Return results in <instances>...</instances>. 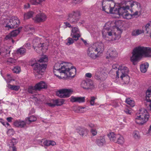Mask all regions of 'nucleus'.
<instances>
[{
    "label": "nucleus",
    "instance_id": "1",
    "mask_svg": "<svg viewBox=\"0 0 151 151\" xmlns=\"http://www.w3.org/2000/svg\"><path fill=\"white\" fill-rule=\"evenodd\" d=\"M70 63L63 65L61 62H58L55 63L54 67L53 72L55 76L58 77H60L59 74L63 73L66 77H74L76 74V70L73 66H69L71 65Z\"/></svg>",
    "mask_w": 151,
    "mask_h": 151
},
{
    "label": "nucleus",
    "instance_id": "2",
    "mask_svg": "<svg viewBox=\"0 0 151 151\" xmlns=\"http://www.w3.org/2000/svg\"><path fill=\"white\" fill-rule=\"evenodd\" d=\"M151 48L139 46L135 48L132 52V55L131 58V61L133 64L140 59L143 56L150 57L151 56Z\"/></svg>",
    "mask_w": 151,
    "mask_h": 151
},
{
    "label": "nucleus",
    "instance_id": "3",
    "mask_svg": "<svg viewBox=\"0 0 151 151\" xmlns=\"http://www.w3.org/2000/svg\"><path fill=\"white\" fill-rule=\"evenodd\" d=\"M104 45L102 42H97L90 45L87 51L88 55L93 59H95L97 55L102 52L104 50Z\"/></svg>",
    "mask_w": 151,
    "mask_h": 151
},
{
    "label": "nucleus",
    "instance_id": "4",
    "mask_svg": "<svg viewBox=\"0 0 151 151\" xmlns=\"http://www.w3.org/2000/svg\"><path fill=\"white\" fill-rule=\"evenodd\" d=\"M125 4V5L122 6L118 7H115L114 9V14H118L120 16H122L123 18L127 19H129L131 18L132 15L129 14L127 11L130 8L129 6L127 5V1H124L122 2Z\"/></svg>",
    "mask_w": 151,
    "mask_h": 151
},
{
    "label": "nucleus",
    "instance_id": "5",
    "mask_svg": "<svg viewBox=\"0 0 151 151\" xmlns=\"http://www.w3.org/2000/svg\"><path fill=\"white\" fill-rule=\"evenodd\" d=\"M149 117V114L147 110L143 108L141 109L136 113L135 121L137 123L142 125L146 123Z\"/></svg>",
    "mask_w": 151,
    "mask_h": 151
},
{
    "label": "nucleus",
    "instance_id": "6",
    "mask_svg": "<svg viewBox=\"0 0 151 151\" xmlns=\"http://www.w3.org/2000/svg\"><path fill=\"white\" fill-rule=\"evenodd\" d=\"M129 70L124 65L120 66L117 71H116V78L119 77L125 83L129 82V77L128 76Z\"/></svg>",
    "mask_w": 151,
    "mask_h": 151
},
{
    "label": "nucleus",
    "instance_id": "7",
    "mask_svg": "<svg viewBox=\"0 0 151 151\" xmlns=\"http://www.w3.org/2000/svg\"><path fill=\"white\" fill-rule=\"evenodd\" d=\"M103 37L108 41L115 40H116V35L115 33L112 32L109 28L105 27L102 31Z\"/></svg>",
    "mask_w": 151,
    "mask_h": 151
},
{
    "label": "nucleus",
    "instance_id": "8",
    "mask_svg": "<svg viewBox=\"0 0 151 151\" xmlns=\"http://www.w3.org/2000/svg\"><path fill=\"white\" fill-rule=\"evenodd\" d=\"M103 10L106 12L114 14L115 8V4L113 1L104 0L102 2Z\"/></svg>",
    "mask_w": 151,
    "mask_h": 151
},
{
    "label": "nucleus",
    "instance_id": "9",
    "mask_svg": "<svg viewBox=\"0 0 151 151\" xmlns=\"http://www.w3.org/2000/svg\"><path fill=\"white\" fill-rule=\"evenodd\" d=\"M33 47L34 49L38 52L40 50H42V51L45 52L47 50L46 44L45 43H41L38 38H36L32 41Z\"/></svg>",
    "mask_w": 151,
    "mask_h": 151
},
{
    "label": "nucleus",
    "instance_id": "10",
    "mask_svg": "<svg viewBox=\"0 0 151 151\" xmlns=\"http://www.w3.org/2000/svg\"><path fill=\"white\" fill-rule=\"evenodd\" d=\"M80 15L79 11H73L69 14L67 20L71 24H75L78 21Z\"/></svg>",
    "mask_w": 151,
    "mask_h": 151
},
{
    "label": "nucleus",
    "instance_id": "11",
    "mask_svg": "<svg viewBox=\"0 0 151 151\" xmlns=\"http://www.w3.org/2000/svg\"><path fill=\"white\" fill-rule=\"evenodd\" d=\"M73 92V90L72 89H62L56 92V95L60 98H68Z\"/></svg>",
    "mask_w": 151,
    "mask_h": 151
},
{
    "label": "nucleus",
    "instance_id": "12",
    "mask_svg": "<svg viewBox=\"0 0 151 151\" xmlns=\"http://www.w3.org/2000/svg\"><path fill=\"white\" fill-rule=\"evenodd\" d=\"M31 66L33 67V70L35 72L42 75L45 71L47 66L46 64H40L38 63L31 64Z\"/></svg>",
    "mask_w": 151,
    "mask_h": 151
},
{
    "label": "nucleus",
    "instance_id": "13",
    "mask_svg": "<svg viewBox=\"0 0 151 151\" xmlns=\"http://www.w3.org/2000/svg\"><path fill=\"white\" fill-rule=\"evenodd\" d=\"M6 23V24L5 26L6 27L13 28L17 27L19 24L20 22L17 17H13L10 19L7 20Z\"/></svg>",
    "mask_w": 151,
    "mask_h": 151
},
{
    "label": "nucleus",
    "instance_id": "14",
    "mask_svg": "<svg viewBox=\"0 0 151 151\" xmlns=\"http://www.w3.org/2000/svg\"><path fill=\"white\" fill-rule=\"evenodd\" d=\"M22 27H21L17 29L13 30L9 34L7 35L5 37L6 40L9 39L12 40L13 43L14 42V41L13 39V38L16 37L19 33L20 30L22 29Z\"/></svg>",
    "mask_w": 151,
    "mask_h": 151
},
{
    "label": "nucleus",
    "instance_id": "15",
    "mask_svg": "<svg viewBox=\"0 0 151 151\" xmlns=\"http://www.w3.org/2000/svg\"><path fill=\"white\" fill-rule=\"evenodd\" d=\"M107 55L106 57L107 59H113L117 57L118 53L114 48H111L108 50Z\"/></svg>",
    "mask_w": 151,
    "mask_h": 151
},
{
    "label": "nucleus",
    "instance_id": "16",
    "mask_svg": "<svg viewBox=\"0 0 151 151\" xmlns=\"http://www.w3.org/2000/svg\"><path fill=\"white\" fill-rule=\"evenodd\" d=\"M128 3L127 5L129 6V7H132L134 6L133 9L135 10L141 11L142 8L140 4L136 1H127Z\"/></svg>",
    "mask_w": 151,
    "mask_h": 151
},
{
    "label": "nucleus",
    "instance_id": "17",
    "mask_svg": "<svg viewBox=\"0 0 151 151\" xmlns=\"http://www.w3.org/2000/svg\"><path fill=\"white\" fill-rule=\"evenodd\" d=\"M47 18V16L45 14L40 13L37 14L33 19L36 22H40L45 21Z\"/></svg>",
    "mask_w": 151,
    "mask_h": 151
},
{
    "label": "nucleus",
    "instance_id": "18",
    "mask_svg": "<svg viewBox=\"0 0 151 151\" xmlns=\"http://www.w3.org/2000/svg\"><path fill=\"white\" fill-rule=\"evenodd\" d=\"M71 37L74 38V40L76 41L80 37V31L78 27H75L73 28L71 30Z\"/></svg>",
    "mask_w": 151,
    "mask_h": 151
},
{
    "label": "nucleus",
    "instance_id": "19",
    "mask_svg": "<svg viewBox=\"0 0 151 151\" xmlns=\"http://www.w3.org/2000/svg\"><path fill=\"white\" fill-rule=\"evenodd\" d=\"M81 86L85 89H93L94 88V85L91 81H86L83 80L81 84Z\"/></svg>",
    "mask_w": 151,
    "mask_h": 151
},
{
    "label": "nucleus",
    "instance_id": "20",
    "mask_svg": "<svg viewBox=\"0 0 151 151\" xmlns=\"http://www.w3.org/2000/svg\"><path fill=\"white\" fill-rule=\"evenodd\" d=\"M39 142L40 145L42 146L44 145L48 146L50 145L54 146L56 144V142L50 140H39Z\"/></svg>",
    "mask_w": 151,
    "mask_h": 151
},
{
    "label": "nucleus",
    "instance_id": "21",
    "mask_svg": "<svg viewBox=\"0 0 151 151\" xmlns=\"http://www.w3.org/2000/svg\"><path fill=\"white\" fill-rule=\"evenodd\" d=\"M70 101L72 102L82 103L85 101V97H75L71 96L70 98Z\"/></svg>",
    "mask_w": 151,
    "mask_h": 151
},
{
    "label": "nucleus",
    "instance_id": "22",
    "mask_svg": "<svg viewBox=\"0 0 151 151\" xmlns=\"http://www.w3.org/2000/svg\"><path fill=\"white\" fill-rule=\"evenodd\" d=\"M145 99L147 102L151 103V88H148L146 91ZM148 108L151 110V104L149 105Z\"/></svg>",
    "mask_w": 151,
    "mask_h": 151
},
{
    "label": "nucleus",
    "instance_id": "23",
    "mask_svg": "<svg viewBox=\"0 0 151 151\" xmlns=\"http://www.w3.org/2000/svg\"><path fill=\"white\" fill-rule=\"evenodd\" d=\"M26 122L24 121L21 120H17L14 123L15 126L20 128H23L26 125Z\"/></svg>",
    "mask_w": 151,
    "mask_h": 151
},
{
    "label": "nucleus",
    "instance_id": "24",
    "mask_svg": "<svg viewBox=\"0 0 151 151\" xmlns=\"http://www.w3.org/2000/svg\"><path fill=\"white\" fill-rule=\"evenodd\" d=\"M96 144L99 146H102L104 145L106 143L104 138L103 137H101L96 139Z\"/></svg>",
    "mask_w": 151,
    "mask_h": 151
},
{
    "label": "nucleus",
    "instance_id": "25",
    "mask_svg": "<svg viewBox=\"0 0 151 151\" xmlns=\"http://www.w3.org/2000/svg\"><path fill=\"white\" fill-rule=\"evenodd\" d=\"M77 132L82 136L86 135L87 134L88 130L83 127H78L77 129Z\"/></svg>",
    "mask_w": 151,
    "mask_h": 151
},
{
    "label": "nucleus",
    "instance_id": "26",
    "mask_svg": "<svg viewBox=\"0 0 151 151\" xmlns=\"http://www.w3.org/2000/svg\"><path fill=\"white\" fill-rule=\"evenodd\" d=\"M117 134H116L113 132H110L108 134V136L111 141L115 142L116 141Z\"/></svg>",
    "mask_w": 151,
    "mask_h": 151
},
{
    "label": "nucleus",
    "instance_id": "27",
    "mask_svg": "<svg viewBox=\"0 0 151 151\" xmlns=\"http://www.w3.org/2000/svg\"><path fill=\"white\" fill-rule=\"evenodd\" d=\"M35 85L38 90H40L41 89L45 88L47 87V85L45 82L42 81L37 83Z\"/></svg>",
    "mask_w": 151,
    "mask_h": 151
},
{
    "label": "nucleus",
    "instance_id": "28",
    "mask_svg": "<svg viewBox=\"0 0 151 151\" xmlns=\"http://www.w3.org/2000/svg\"><path fill=\"white\" fill-rule=\"evenodd\" d=\"M26 52V50L23 47L18 49L16 51L17 54L21 56L24 55Z\"/></svg>",
    "mask_w": 151,
    "mask_h": 151
},
{
    "label": "nucleus",
    "instance_id": "29",
    "mask_svg": "<svg viewBox=\"0 0 151 151\" xmlns=\"http://www.w3.org/2000/svg\"><path fill=\"white\" fill-rule=\"evenodd\" d=\"M144 32L143 29H137L133 30L131 35L133 36H137Z\"/></svg>",
    "mask_w": 151,
    "mask_h": 151
},
{
    "label": "nucleus",
    "instance_id": "30",
    "mask_svg": "<svg viewBox=\"0 0 151 151\" xmlns=\"http://www.w3.org/2000/svg\"><path fill=\"white\" fill-rule=\"evenodd\" d=\"M148 66L149 64L147 63H145L141 64L140 68L141 71L142 73H145L147 71Z\"/></svg>",
    "mask_w": 151,
    "mask_h": 151
},
{
    "label": "nucleus",
    "instance_id": "31",
    "mask_svg": "<svg viewBox=\"0 0 151 151\" xmlns=\"http://www.w3.org/2000/svg\"><path fill=\"white\" fill-rule=\"evenodd\" d=\"M101 68H99L96 70L95 76V78L97 80H101L102 75V70Z\"/></svg>",
    "mask_w": 151,
    "mask_h": 151
},
{
    "label": "nucleus",
    "instance_id": "32",
    "mask_svg": "<svg viewBox=\"0 0 151 151\" xmlns=\"http://www.w3.org/2000/svg\"><path fill=\"white\" fill-rule=\"evenodd\" d=\"M36 120L37 118L36 117L32 116L26 118L25 119V121L27 124H29L31 123L36 121Z\"/></svg>",
    "mask_w": 151,
    "mask_h": 151
},
{
    "label": "nucleus",
    "instance_id": "33",
    "mask_svg": "<svg viewBox=\"0 0 151 151\" xmlns=\"http://www.w3.org/2000/svg\"><path fill=\"white\" fill-rule=\"evenodd\" d=\"M124 142V139L123 137L119 134H117L116 141L115 142L119 144H122Z\"/></svg>",
    "mask_w": 151,
    "mask_h": 151
},
{
    "label": "nucleus",
    "instance_id": "34",
    "mask_svg": "<svg viewBox=\"0 0 151 151\" xmlns=\"http://www.w3.org/2000/svg\"><path fill=\"white\" fill-rule=\"evenodd\" d=\"M53 103H55V106H60L63 105L65 101L63 99H56L55 100H53Z\"/></svg>",
    "mask_w": 151,
    "mask_h": 151
},
{
    "label": "nucleus",
    "instance_id": "35",
    "mask_svg": "<svg viewBox=\"0 0 151 151\" xmlns=\"http://www.w3.org/2000/svg\"><path fill=\"white\" fill-rule=\"evenodd\" d=\"M36 87L35 85L34 86H29L28 88V92L29 93L34 94L36 91L38 90Z\"/></svg>",
    "mask_w": 151,
    "mask_h": 151
},
{
    "label": "nucleus",
    "instance_id": "36",
    "mask_svg": "<svg viewBox=\"0 0 151 151\" xmlns=\"http://www.w3.org/2000/svg\"><path fill=\"white\" fill-rule=\"evenodd\" d=\"M24 30L26 31H31L32 32H34L35 29L33 26L30 24H27L24 27Z\"/></svg>",
    "mask_w": 151,
    "mask_h": 151
},
{
    "label": "nucleus",
    "instance_id": "37",
    "mask_svg": "<svg viewBox=\"0 0 151 151\" xmlns=\"http://www.w3.org/2000/svg\"><path fill=\"white\" fill-rule=\"evenodd\" d=\"M34 12L32 11H30L27 13H25L24 14V19H29L33 16Z\"/></svg>",
    "mask_w": 151,
    "mask_h": 151
},
{
    "label": "nucleus",
    "instance_id": "38",
    "mask_svg": "<svg viewBox=\"0 0 151 151\" xmlns=\"http://www.w3.org/2000/svg\"><path fill=\"white\" fill-rule=\"evenodd\" d=\"M126 102L130 105L131 107H133L134 106L135 103L134 101L131 100L130 98H127L125 100Z\"/></svg>",
    "mask_w": 151,
    "mask_h": 151
},
{
    "label": "nucleus",
    "instance_id": "39",
    "mask_svg": "<svg viewBox=\"0 0 151 151\" xmlns=\"http://www.w3.org/2000/svg\"><path fill=\"white\" fill-rule=\"evenodd\" d=\"M8 87L12 90L17 91L19 88V86H17L12 85L9 84L8 85Z\"/></svg>",
    "mask_w": 151,
    "mask_h": 151
},
{
    "label": "nucleus",
    "instance_id": "40",
    "mask_svg": "<svg viewBox=\"0 0 151 151\" xmlns=\"http://www.w3.org/2000/svg\"><path fill=\"white\" fill-rule=\"evenodd\" d=\"M45 0H30V2L33 5H37L40 4Z\"/></svg>",
    "mask_w": 151,
    "mask_h": 151
},
{
    "label": "nucleus",
    "instance_id": "41",
    "mask_svg": "<svg viewBox=\"0 0 151 151\" xmlns=\"http://www.w3.org/2000/svg\"><path fill=\"white\" fill-rule=\"evenodd\" d=\"M66 44L67 45H70L73 44L74 42V41H75L74 40V39H73L72 38L70 37H69L66 40Z\"/></svg>",
    "mask_w": 151,
    "mask_h": 151
},
{
    "label": "nucleus",
    "instance_id": "42",
    "mask_svg": "<svg viewBox=\"0 0 151 151\" xmlns=\"http://www.w3.org/2000/svg\"><path fill=\"white\" fill-rule=\"evenodd\" d=\"M133 137L135 139H139L140 137V135L139 132L137 131H134L132 134Z\"/></svg>",
    "mask_w": 151,
    "mask_h": 151
},
{
    "label": "nucleus",
    "instance_id": "43",
    "mask_svg": "<svg viewBox=\"0 0 151 151\" xmlns=\"http://www.w3.org/2000/svg\"><path fill=\"white\" fill-rule=\"evenodd\" d=\"M16 62V60L11 58L8 59L6 61L8 64H14Z\"/></svg>",
    "mask_w": 151,
    "mask_h": 151
},
{
    "label": "nucleus",
    "instance_id": "44",
    "mask_svg": "<svg viewBox=\"0 0 151 151\" xmlns=\"http://www.w3.org/2000/svg\"><path fill=\"white\" fill-rule=\"evenodd\" d=\"M13 72L16 73H19L21 70L20 67L18 66H17L14 67V68L12 69Z\"/></svg>",
    "mask_w": 151,
    "mask_h": 151
},
{
    "label": "nucleus",
    "instance_id": "45",
    "mask_svg": "<svg viewBox=\"0 0 151 151\" xmlns=\"http://www.w3.org/2000/svg\"><path fill=\"white\" fill-rule=\"evenodd\" d=\"M48 60L47 58L45 55L42 56L39 60L38 61L40 63L46 62H47Z\"/></svg>",
    "mask_w": 151,
    "mask_h": 151
},
{
    "label": "nucleus",
    "instance_id": "46",
    "mask_svg": "<svg viewBox=\"0 0 151 151\" xmlns=\"http://www.w3.org/2000/svg\"><path fill=\"white\" fill-rule=\"evenodd\" d=\"M122 25V21L120 20L116 21L115 22V26L117 30H118L119 29L118 27H120Z\"/></svg>",
    "mask_w": 151,
    "mask_h": 151
},
{
    "label": "nucleus",
    "instance_id": "47",
    "mask_svg": "<svg viewBox=\"0 0 151 151\" xmlns=\"http://www.w3.org/2000/svg\"><path fill=\"white\" fill-rule=\"evenodd\" d=\"M8 135L9 136L13 135L14 133V130L12 129H9L7 132Z\"/></svg>",
    "mask_w": 151,
    "mask_h": 151
},
{
    "label": "nucleus",
    "instance_id": "48",
    "mask_svg": "<svg viewBox=\"0 0 151 151\" xmlns=\"http://www.w3.org/2000/svg\"><path fill=\"white\" fill-rule=\"evenodd\" d=\"M88 109L86 107H80L79 108V112L80 113H84L86 112Z\"/></svg>",
    "mask_w": 151,
    "mask_h": 151
},
{
    "label": "nucleus",
    "instance_id": "49",
    "mask_svg": "<svg viewBox=\"0 0 151 151\" xmlns=\"http://www.w3.org/2000/svg\"><path fill=\"white\" fill-rule=\"evenodd\" d=\"M91 99L90 101V104L91 106H93L94 104L95 100L96 98L94 96H91Z\"/></svg>",
    "mask_w": 151,
    "mask_h": 151
},
{
    "label": "nucleus",
    "instance_id": "50",
    "mask_svg": "<svg viewBox=\"0 0 151 151\" xmlns=\"http://www.w3.org/2000/svg\"><path fill=\"white\" fill-rule=\"evenodd\" d=\"M46 104L50 107H54L55 106V103H53V100H51L50 102H48L46 103Z\"/></svg>",
    "mask_w": 151,
    "mask_h": 151
},
{
    "label": "nucleus",
    "instance_id": "51",
    "mask_svg": "<svg viewBox=\"0 0 151 151\" xmlns=\"http://www.w3.org/2000/svg\"><path fill=\"white\" fill-rule=\"evenodd\" d=\"M91 132L93 136L96 135L97 134V131L96 129H91Z\"/></svg>",
    "mask_w": 151,
    "mask_h": 151
},
{
    "label": "nucleus",
    "instance_id": "52",
    "mask_svg": "<svg viewBox=\"0 0 151 151\" xmlns=\"http://www.w3.org/2000/svg\"><path fill=\"white\" fill-rule=\"evenodd\" d=\"M112 105L115 107H116L119 106V104L117 101H115L113 102Z\"/></svg>",
    "mask_w": 151,
    "mask_h": 151
},
{
    "label": "nucleus",
    "instance_id": "53",
    "mask_svg": "<svg viewBox=\"0 0 151 151\" xmlns=\"http://www.w3.org/2000/svg\"><path fill=\"white\" fill-rule=\"evenodd\" d=\"M141 11H139V10H136V12L132 15V16H139L141 14Z\"/></svg>",
    "mask_w": 151,
    "mask_h": 151
},
{
    "label": "nucleus",
    "instance_id": "54",
    "mask_svg": "<svg viewBox=\"0 0 151 151\" xmlns=\"http://www.w3.org/2000/svg\"><path fill=\"white\" fill-rule=\"evenodd\" d=\"M124 112L127 114H131V110H129L128 109H125L124 110Z\"/></svg>",
    "mask_w": 151,
    "mask_h": 151
},
{
    "label": "nucleus",
    "instance_id": "55",
    "mask_svg": "<svg viewBox=\"0 0 151 151\" xmlns=\"http://www.w3.org/2000/svg\"><path fill=\"white\" fill-rule=\"evenodd\" d=\"M31 46V45L30 43H27L25 44L24 45V46H25L26 47L29 49H30Z\"/></svg>",
    "mask_w": 151,
    "mask_h": 151
},
{
    "label": "nucleus",
    "instance_id": "56",
    "mask_svg": "<svg viewBox=\"0 0 151 151\" xmlns=\"http://www.w3.org/2000/svg\"><path fill=\"white\" fill-rule=\"evenodd\" d=\"M9 151H16V148L15 147H10Z\"/></svg>",
    "mask_w": 151,
    "mask_h": 151
},
{
    "label": "nucleus",
    "instance_id": "57",
    "mask_svg": "<svg viewBox=\"0 0 151 151\" xmlns=\"http://www.w3.org/2000/svg\"><path fill=\"white\" fill-rule=\"evenodd\" d=\"M64 23L66 27H71V25L69 23L67 22H65Z\"/></svg>",
    "mask_w": 151,
    "mask_h": 151
},
{
    "label": "nucleus",
    "instance_id": "58",
    "mask_svg": "<svg viewBox=\"0 0 151 151\" xmlns=\"http://www.w3.org/2000/svg\"><path fill=\"white\" fill-rule=\"evenodd\" d=\"M83 0H73V1H74V3L76 4H79L81 3Z\"/></svg>",
    "mask_w": 151,
    "mask_h": 151
},
{
    "label": "nucleus",
    "instance_id": "59",
    "mask_svg": "<svg viewBox=\"0 0 151 151\" xmlns=\"http://www.w3.org/2000/svg\"><path fill=\"white\" fill-rule=\"evenodd\" d=\"M12 142L13 143V145H14L16 144L17 141L15 139L13 138L12 140Z\"/></svg>",
    "mask_w": 151,
    "mask_h": 151
},
{
    "label": "nucleus",
    "instance_id": "60",
    "mask_svg": "<svg viewBox=\"0 0 151 151\" xmlns=\"http://www.w3.org/2000/svg\"><path fill=\"white\" fill-rule=\"evenodd\" d=\"M86 76L87 77L90 78L92 77V74L90 73H87L86 74Z\"/></svg>",
    "mask_w": 151,
    "mask_h": 151
},
{
    "label": "nucleus",
    "instance_id": "61",
    "mask_svg": "<svg viewBox=\"0 0 151 151\" xmlns=\"http://www.w3.org/2000/svg\"><path fill=\"white\" fill-rule=\"evenodd\" d=\"M12 119H13V118L11 117H9L7 118H6V120L9 122H11L12 120Z\"/></svg>",
    "mask_w": 151,
    "mask_h": 151
},
{
    "label": "nucleus",
    "instance_id": "62",
    "mask_svg": "<svg viewBox=\"0 0 151 151\" xmlns=\"http://www.w3.org/2000/svg\"><path fill=\"white\" fill-rule=\"evenodd\" d=\"M118 65H114L112 66V68L114 69H115V68H118H118Z\"/></svg>",
    "mask_w": 151,
    "mask_h": 151
},
{
    "label": "nucleus",
    "instance_id": "63",
    "mask_svg": "<svg viewBox=\"0 0 151 151\" xmlns=\"http://www.w3.org/2000/svg\"><path fill=\"white\" fill-rule=\"evenodd\" d=\"M89 126L92 129H93L95 127V125L94 124L92 123H90L89 124Z\"/></svg>",
    "mask_w": 151,
    "mask_h": 151
},
{
    "label": "nucleus",
    "instance_id": "64",
    "mask_svg": "<svg viewBox=\"0 0 151 151\" xmlns=\"http://www.w3.org/2000/svg\"><path fill=\"white\" fill-rule=\"evenodd\" d=\"M24 8L25 9H27L29 8V4H25L24 5Z\"/></svg>",
    "mask_w": 151,
    "mask_h": 151
}]
</instances>
